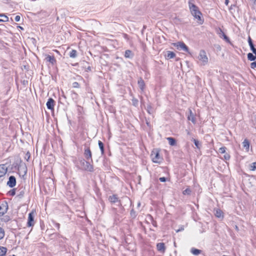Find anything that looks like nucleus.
Masks as SVG:
<instances>
[{"label":"nucleus","mask_w":256,"mask_h":256,"mask_svg":"<svg viewBox=\"0 0 256 256\" xmlns=\"http://www.w3.org/2000/svg\"><path fill=\"white\" fill-rule=\"evenodd\" d=\"M226 148V147H222L219 148V152L220 154H225Z\"/></svg>","instance_id":"36"},{"label":"nucleus","mask_w":256,"mask_h":256,"mask_svg":"<svg viewBox=\"0 0 256 256\" xmlns=\"http://www.w3.org/2000/svg\"><path fill=\"white\" fill-rule=\"evenodd\" d=\"M168 143L170 146H174L176 144V140L172 137H168L167 138Z\"/></svg>","instance_id":"22"},{"label":"nucleus","mask_w":256,"mask_h":256,"mask_svg":"<svg viewBox=\"0 0 256 256\" xmlns=\"http://www.w3.org/2000/svg\"><path fill=\"white\" fill-rule=\"evenodd\" d=\"M157 249L158 251L164 253L166 250L164 244L163 242L158 243L156 245Z\"/></svg>","instance_id":"14"},{"label":"nucleus","mask_w":256,"mask_h":256,"mask_svg":"<svg viewBox=\"0 0 256 256\" xmlns=\"http://www.w3.org/2000/svg\"><path fill=\"white\" fill-rule=\"evenodd\" d=\"M10 193L11 196H14L16 194L15 190L14 189L10 190Z\"/></svg>","instance_id":"42"},{"label":"nucleus","mask_w":256,"mask_h":256,"mask_svg":"<svg viewBox=\"0 0 256 256\" xmlns=\"http://www.w3.org/2000/svg\"><path fill=\"white\" fill-rule=\"evenodd\" d=\"M159 180L161 182H165L166 181V178L164 177H161L159 178Z\"/></svg>","instance_id":"41"},{"label":"nucleus","mask_w":256,"mask_h":256,"mask_svg":"<svg viewBox=\"0 0 256 256\" xmlns=\"http://www.w3.org/2000/svg\"><path fill=\"white\" fill-rule=\"evenodd\" d=\"M8 171V166L5 164H0V178L6 175Z\"/></svg>","instance_id":"7"},{"label":"nucleus","mask_w":256,"mask_h":256,"mask_svg":"<svg viewBox=\"0 0 256 256\" xmlns=\"http://www.w3.org/2000/svg\"><path fill=\"white\" fill-rule=\"evenodd\" d=\"M34 224V213L32 212L28 214L27 226H33Z\"/></svg>","instance_id":"5"},{"label":"nucleus","mask_w":256,"mask_h":256,"mask_svg":"<svg viewBox=\"0 0 256 256\" xmlns=\"http://www.w3.org/2000/svg\"><path fill=\"white\" fill-rule=\"evenodd\" d=\"M4 236V230L0 227V240L2 239Z\"/></svg>","instance_id":"34"},{"label":"nucleus","mask_w":256,"mask_h":256,"mask_svg":"<svg viewBox=\"0 0 256 256\" xmlns=\"http://www.w3.org/2000/svg\"><path fill=\"white\" fill-rule=\"evenodd\" d=\"M55 51L57 52H58V51L57 50H55Z\"/></svg>","instance_id":"51"},{"label":"nucleus","mask_w":256,"mask_h":256,"mask_svg":"<svg viewBox=\"0 0 256 256\" xmlns=\"http://www.w3.org/2000/svg\"><path fill=\"white\" fill-rule=\"evenodd\" d=\"M191 193V190L190 188H187L186 190L183 191L182 194L184 195L190 194Z\"/></svg>","instance_id":"33"},{"label":"nucleus","mask_w":256,"mask_h":256,"mask_svg":"<svg viewBox=\"0 0 256 256\" xmlns=\"http://www.w3.org/2000/svg\"><path fill=\"white\" fill-rule=\"evenodd\" d=\"M133 56L132 52L130 50H126L124 53V56L126 58H130Z\"/></svg>","instance_id":"23"},{"label":"nucleus","mask_w":256,"mask_h":256,"mask_svg":"<svg viewBox=\"0 0 256 256\" xmlns=\"http://www.w3.org/2000/svg\"><path fill=\"white\" fill-rule=\"evenodd\" d=\"M55 226H56L58 229H59V228H60V224L56 222V223H55Z\"/></svg>","instance_id":"46"},{"label":"nucleus","mask_w":256,"mask_h":256,"mask_svg":"<svg viewBox=\"0 0 256 256\" xmlns=\"http://www.w3.org/2000/svg\"><path fill=\"white\" fill-rule=\"evenodd\" d=\"M238 226H236V229H238Z\"/></svg>","instance_id":"50"},{"label":"nucleus","mask_w":256,"mask_h":256,"mask_svg":"<svg viewBox=\"0 0 256 256\" xmlns=\"http://www.w3.org/2000/svg\"><path fill=\"white\" fill-rule=\"evenodd\" d=\"M224 154V160H229L230 158V155L226 153V152H225V154Z\"/></svg>","instance_id":"37"},{"label":"nucleus","mask_w":256,"mask_h":256,"mask_svg":"<svg viewBox=\"0 0 256 256\" xmlns=\"http://www.w3.org/2000/svg\"><path fill=\"white\" fill-rule=\"evenodd\" d=\"M191 252L194 255H198L201 253V250L195 248H192L190 250Z\"/></svg>","instance_id":"25"},{"label":"nucleus","mask_w":256,"mask_h":256,"mask_svg":"<svg viewBox=\"0 0 256 256\" xmlns=\"http://www.w3.org/2000/svg\"><path fill=\"white\" fill-rule=\"evenodd\" d=\"M138 85L141 90L143 91L144 89L145 84L144 80L142 78H139L138 80Z\"/></svg>","instance_id":"18"},{"label":"nucleus","mask_w":256,"mask_h":256,"mask_svg":"<svg viewBox=\"0 0 256 256\" xmlns=\"http://www.w3.org/2000/svg\"><path fill=\"white\" fill-rule=\"evenodd\" d=\"M20 16H16L15 17V18H14V19H15V20H16V22H19V21H20Z\"/></svg>","instance_id":"43"},{"label":"nucleus","mask_w":256,"mask_h":256,"mask_svg":"<svg viewBox=\"0 0 256 256\" xmlns=\"http://www.w3.org/2000/svg\"><path fill=\"white\" fill-rule=\"evenodd\" d=\"M6 252H7L6 248L0 246V256H5Z\"/></svg>","instance_id":"26"},{"label":"nucleus","mask_w":256,"mask_h":256,"mask_svg":"<svg viewBox=\"0 0 256 256\" xmlns=\"http://www.w3.org/2000/svg\"><path fill=\"white\" fill-rule=\"evenodd\" d=\"M8 18L3 14H0V22H8Z\"/></svg>","instance_id":"27"},{"label":"nucleus","mask_w":256,"mask_h":256,"mask_svg":"<svg viewBox=\"0 0 256 256\" xmlns=\"http://www.w3.org/2000/svg\"><path fill=\"white\" fill-rule=\"evenodd\" d=\"M184 230V228H180V230H176V232H180V230Z\"/></svg>","instance_id":"48"},{"label":"nucleus","mask_w":256,"mask_h":256,"mask_svg":"<svg viewBox=\"0 0 256 256\" xmlns=\"http://www.w3.org/2000/svg\"><path fill=\"white\" fill-rule=\"evenodd\" d=\"M176 44L177 46L178 49L180 50H182L186 52H188V48L184 42H179Z\"/></svg>","instance_id":"9"},{"label":"nucleus","mask_w":256,"mask_h":256,"mask_svg":"<svg viewBox=\"0 0 256 256\" xmlns=\"http://www.w3.org/2000/svg\"><path fill=\"white\" fill-rule=\"evenodd\" d=\"M98 146H99L100 148V149L102 154H103L104 153V144L100 140L98 141Z\"/></svg>","instance_id":"29"},{"label":"nucleus","mask_w":256,"mask_h":256,"mask_svg":"<svg viewBox=\"0 0 256 256\" xmlns=\"http://www.w3.org/2000/svg\"><path fill=\"white\" fill-rule=\"evenodd\" d=\"M76 56L77 52L74 50H72L70 54V57L72 58H75Z\"/></svg>","instance_id":"30"},{"label":"nucleus","mask_w":256,"mask_h":256,"mask_svg":"<svg viewBox=\"0 0 256 256\" xmlns=\"http://www.w3.org/2000/svg\"><path fill=\"white\" fill-rule=\"evenodd\" d=\"M248 58L250 61H254L256 58V57H255L250 52L248 54Z\"/></svg>","instance_id":"31"},{"label":"nucleus","mask_w":256,"mask_h":256,"mask_svg":"<svg viewBox=\"0 0 256 256\" xmlns=\"http://www.w3.org/2000/svg\"><path fill=\"white\" fill-rule=\"evenodd\" d=\"M242 146L244 148H245L246 152L249 150L250 142L247 139H245L242 142Z\"/></svg>","instance_id":"21"},{"label":"nucleus","mask_w":256,"mask_h":256,"mask_svg":"<svg viewBox=\"0 0 256 256\" xmlns=\"http://www.w3.org/2000/svg\"><path fill=\"white\" fill-rule=\"evenodd\" d=\"M80 164H81L82 166V168H83V167L84 166L85 164H84V163H80Z\"/></svg>","instance_id":"49"},{"label":"nucleus","mask_w":256,"mask_h":256,"mask_svg":"<svg viewBox=\"0 0 256 256\" xmlns=\"http://www.w3.org/2000/svg\"><path fill=\"white\" fill-rule=\"evenodd\" d=\"M130 214L132 216H135V214H134V210H132L131 212H130Z\"/></svg>","instance_id":"45"},{"label":"nucleus","mask_w":256,"mask_h":256,"mask_svg":"<svg viewBox=\"0 0 256 256\" xmlns=\"http://www.w3.org/2000/svg\"><path fill=\"white\" fill-rule=\"evenodd\" d=\"M54 101L52 98H50L46 102V106L49 110H54Z\"/></svg>","instance_id":"10"},{"label":"nucleus","mask_w":256,"mask_h":256,"mask_svg":"<svg viewBox=\"0 0 256 256\" xmlns=\"http://www.w3.org/2000/svg\"><path fill=\"white\" fill-rule=\"evenodd\" d=\"M138 101L137 99L134 98L132 99V104L134 106H137L138 105Z\"/></svg>","instance_id":"35"},{"label":"nucleus","mask_w":256,"mask_h":256,"mask_svg":"<svg viewBox=\"0 0 256 256\" xmlns=\"http://www.w3.org/2000/svg\"><path fill=\"white\" fill-rule=\"evenodd\" d=\"M198 58L201 62L202 65L204 66L208 63V58L206 54V52L204 50H201L200 52Z\"/></svg>","instance_id":"2"},{"label":"nucleus","mask_w":256,"mask_h":256,"mask_svg":"<svg viewBox=\"0 0 256 256\" xmlns=\"http://www.w3.org/2000/svg\"><path fill=\"white\" fill-rule=\"evenodd\" d=\"M251 68H256V61L253 62H252L250 64Z\"/></svg>","instance_id":"40"},{"label":"nucleus","mask_w":256,"mask_h":256,"mask_svg":"<svg viewBox=\"0 0 256 256\" xmlns=\"http://www.w3.org/2000/svg\"><path fill=\"white\" fill-rule=\"evenodd\" d=\"M146 110H147L148 112L150 114H152L154 113V109L152 108L150 104H148L147 106Z\"/></svg>","instance_id":"28"},{"label":"nucleus","mask_w":256,"mask_h":256,"mask_svg":"<svg viewBox=\"0 0 256 256\" xmlns=\"http://www.w3.org/2000/svg\"><path fill=\"white\" fill-rule=\"evenodd\" d=\"M84 154L85 158L87 160H91L92 162V154L90 148H87L84 150Z\"/></svg>","instance_id":"6"},{"label":"nucleus","mask_w":256,"mask_h":256,"mask_svg":"<svg viewBox=\"0 0 256 256\" xmlns=\"http://www.w3.org/2000/svg\"><path fill=\"white\" fill-rule=\"evenodd\" d=\"M194 144H195L196 146L198 148H200V147H199V144H199V142H198V140H196V139H194Z\"/></svg>","instance_id":"39"},{"label":"nucleus","mask_w":256,"mask_h":256,"mask_svg":"<svg viewBox=\"0 0 256 256\" xmlns=\"http://www.w3.org/2000/svg\"><path fill=\"white\" fill-rule=\"evenodd\" d=\"M16 184V179L14 176H10L7 182V185L10 188L14 187Z\"/></svg>","instance_id":"8"},{"label":"nucleus","mask_w":256,"mask_h":256,"mask_svg":"<svg viewBox=\"0 0 256 256\" xmlns=\"http://www.w3.org/2000/svg\"><path fill=\"white\" fill-rule=\"evenodd\" d=\"M18 170L20 172H22L24 174H26V173L27 168L25 164H21L18 166Z\"/></svg>","instance_id":"19"},{"label":"nucleus","mask_w":256,"mask_h":256,"mask_svg":"<svg viewBox=\"0 0 256 256\" xmlns=\"http://www.w3.org/2000/svg\"><path fill=\"white\" fill-rule=\"evenodd\" d=\"M72 86L74 88H78L80 87V84L78 82H74L72 84Z\"/></svg>","instance_id":"38"},{"label":"nucleus","mask_w":256,"mask_h":256,"mask_svg":"<svg viewBox=\"0 0 256 256\" xmlns=\"http://www.w3.org/2000/svg\"><path fill=\"white\" fill-rule=\"evenodd\" d=\"M228 2H229L228 0H225V4H226V5H228Z\"/></svg>","instance_id":"47"},{"label":"nucleus","mask_w":256,"mask_h":256,"mask_svg":"<svg viewBox=\"0 0 256 256\" xmlns=\"http://www.w3.org/2000/svg\"><path fill=\"white\" fill-rule=\"evenodd\" d=\"M248 42L249 44V46L251 50L253 52V53L255 54H256V48L254 47V44L252 43V40L250 36H248Z\"/></svg>","instance_id":"16"},{"label":"nucleus","mask_w":256,"mask_h":256,"mask_svg":"<svg viewBox=\"0 0 256 256\" xmlns=\"http://www.w3.org/2000/svg\"><path fill=\"white\" fill-rule=\"evenodd\" d=\"M108 200L112 204H114L118 202H120V201L118 200V198L116 194L110 196L108 197Z\"/></svg>","instance_id":"12"},{"label":"nucleus","mask_w":256,"mask_h":256,"mask_svg":"<svg viewBox=\"0 0 256 256\" xmlns=\"http://www.w3.org/2000/svg\"><path fill=\"white\" fill-rule=\"evenodd\" d=\"M46 60L51 63L52 65L54 64L56 62L54 56L50 55H46Z\"/></svg>","instance_id":"13"},{"label":"nucleus","mask_w":256,"mask_h":256,"mask_svg":"<svg viewBox=\"0 0 256 256\" xmlns=\"http://www.w3.org/2000/svg\"><path fill=\"white\" fill-rule=\"evenodd\" d=\"M250 170L252 171L256 170V162H253L250 165Z\"/></svg>","instance_id":"32"},{"label":"nucleus","mask_w":256,"mask_h":256,"mask_svg":"<svg viewBox=\"0 0 256 256\" xmlns=\"http://www.w3.org/2000/svg\"><path fill=\"white\" fill-rule=\"evenodd\" d=\"M193 0H189L188 6L190 11L191 14L194 17L195 19L200 20V24H202L203 21L201 20L202 13L199 10L198 8L192 2Z\"/></svg>","instance_id":"1"},{"label":"nucleus","mask_w":256,"mask_h":256,"mask_svg":"<svg viewBox=\"0 0 256 256\" xmlns=\"http://www.w3.org/2000/svg\"><path fill=\"white\" fill-rule=\"evenodd\" d=\"M215 212V216L216 217L218 218H224V214L222 211L220 209H216L214 210Z\"/></svg>","instance_id":"17"},{"label":"nucleus","mask_w":256,"mask_h":256,"mask_svg":"<svg viewBox=\"0 0 256 256\" xmlns=\"http://www.w3.org/2000/svg\"><path fill=\"white\" fill-rule=\"evenodd\" d=\"M218 34L220 38H223L227 42L229 41L228 38L225 34L222 29L218 28Z\"/></svg>","instance_id":"15"},{"label":"nucleus","mask_w":256,"mask_h":256,"mask_svg":"<svg viewBox=\"0 0 256 256\" xmlns=\"http://www.w3.org/2000/svg\"><path fill=\"white\" fill-rule=\"evenodd\" d=\"M152 160L154 162H155V163H159L160 162L159 160L160 159V156L158 152H156V153L152 154Z\"/></svg>","instance_id":"11"},{"label":"nucleus","mask_w":256,"mask_h":256,"mask_svg":"<svg viewBox=\"0 0 256 256\" xmlns=\"http://www.w3.org/2000/svg\"><path fill=\"white\" fill-rule=\"evenodd\" d=\"M85 164L84 166L82 168L84 170H87L88 172H93L94 167L92 164H91L88 162L85 161V160H82L80 161V163Z\"/></svg>","instance_id":"3"},{"label":"nucleus","mask_w":256,"mask_h":256,"mask_svg":"<svg viewBox=\"0 0 256 256\" xmlns=\"http://www.w3.org/2000/svg\"><path fill=\"white\" fill-rule=\"evenodd\" d=\"M175 56H176V54L174 52H170V51H168V53H167V55L166 56V58L168 60V59L174 58Z\"/></svg>","instance_id":"24"},{"label":"nucleus","mask_w":256,"mask_h":256,"mask_svg":"<svg viewBox=\"0 0 256 256\" xmlns=\"http://www.w3.org/2000/svg\"><path fill=\"white\" fill-rule=\"evenodd\" d=\"M8 209V205L7 202H4L0 204V216H2L4 214Z\"/></svg>","instance_id":"4"},{"label":"nucleus","mask_w":256,"mask_h":256,"mask_svg":"<svg viewBox=\"0 0 256 256\" xmlns=\"http://www.w3.org/2000/svg\"><path fill=\"white\" fill-rule=\"evenodd\" d=\"M30 153L29 152H27L26 154V159L27 160L30 158Z\"/></svg>","instance_id":"44"},{"label":"nucleus","mask_w":256,"mask_h":256,"mask_svg":"<svg viewBox=\"0 0 256 256\" xmlns=\"http://www.w3.org/2000/svg\"><path fill=\"white\" fill-rule=\"evenodd\" d=\"M190 115L188 117V119L189 120H191L192 123L195 124L196 122L194 116L191 110H189Z\"/></svg>","instance_id":"20"},{"label":"nucleus","mask_w":256,"mask_h":256,"mask_svg":"<svg viewBox=\"0 0 256 256\" xmlns=\"http://www.w3.org/2000/svg\"><path fill=\"white\" fill-rule=\"evenodd\" d=\"M12 256H15V255H14H14H12Z\"/></svg>","instance_id":"52"}]
</instances>
